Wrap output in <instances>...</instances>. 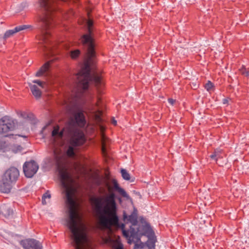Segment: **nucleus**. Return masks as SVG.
Segmentation results:
<instances>
[{
  "mask_svg": "<svg viewBox=\"0 0 249 249\" xmlns=\"http://www.w3.org/2000/svg\"><path fill=\"white\" fill-rule=\"evenodd\" d=\"M224 155L222 150L217 149L210 156L211 159L217 161L218 159L222 158Z\"/></svg>",
  "mask_w": 249,
  "mask_h": 249,
  "instance_id": "nucleus-14",
  "label": "nucleus"
},
{
  "mask_svg": "<svg viewBox=\"0 0 249 249\" xmlns=\"http://www.w3.org/2000/svg\"><path fill=\"white\" fill-rule=\"evenodd\" d=\"M69 135L70 145L66 151V154L69 157L74 156V147L82 145L85 142L83 132L76 127L70 124L66 128Z\"/></svg>",
  "mask_w": 249,
  "mask_h": 249,
  "instance_id": "nucleus-4",
  "label": "nucleus"
},
{
  "mask_svg": "<svg viewBox=\"0 0 249 249\" xmlns=\"http://www.w3.org/2000/svg\"><path fill=\"white\" fill-rule=\"evenodd\" d=\"M112 124L116 125L117 124V121H115V120H113V121H112Z\"/></svg>",
  "mask_w": 249,
  "mask_h": 249,
  "instance_id": "nucleus-30",
  "label": "nucleus"
},
{
  "mask_svg": "<svg viewBox=\"0 0 249 249\" xmlns=\"http://www.w3.org/2000/svg\"><path fill=\"white\" fill-rule=\"evenodd\" d=\"M13 183L8 179L2 176V179L0 180V192L4 193H8L10 192Z\"/></svg>",
  "mask_w": 249,
  "mask_h": 249,
  "instance_id": "nucleus-11",
  "label": "nucleus"
},
{
  "mask_svg": "<svg viewBox=\"0 0 249 249\" xmlns=\"http://www.w3.org/2000/svg\"><path fill=\"white\" fill-rule=\"evenodd\" d=\"M19 176V173L17 168L11 167L6 171L3 176L14 184L18 180Z\"/></svg>",
  "mask_w": 249,
  "mask_h": 249,
  "instance_id": "nucleus-10",
  "label": "nucleus"
},
{
  "mask_svg": "<svg viewBox=\"0 0 249 249\" xmlns=\"http://www.w3.org/2000/svg\"><path fill=\"white\" fill-rule=\"evenodd\" d=\"M59 175L61 185L66 189V203L69 206V219L68 226L72 233L71 244L75 249H84L86 244L88 243V239L84 229L78 226L77 220L78 214L76 209L75 202L73 198L74 191L70 186L72 179L66 171H60Z\"/></svg>",
  "mask_w": 249,
  "mask_h": 249,
  "instance_id": "nucleus-2",
  "label": "nucleus"
},
{
  "mask_svg": "<svg viewBox=\"0 0 249 249\" xmlns=\"http://www.w3.org/2000/svg\"><path fill=\"white\" fill-rule=\"evenodd\" d=\"M61 156L60 154L58 153L55 151L53 152V160L52 163L53 164H55L56 165L58 166L61 161Z\"/></svg>",
  "mask_w": 249,
  "mask_h": 249,
  "instance_id": "nucleus-16",
  "label": "nucleus"
},
{
  "mask_svg": "<svg viewBox=\"0 0 249 249\" xmlns=\"http://www.w3.org/2000/svg\"><path fill=\"white\" fill-rule=\"evenodd\" d=\"M112 182L113 187L108 184L107 187L109 194L95 197L93 199L95 211L98 216L100 225L108 229L112 226L120 228L123 235L128 240V243L131 244L132 242L138 241L140 240L139 230L135 229L138 223L137 217L131 214L127 215L125 212L123 213V220L125 223H130L129 229L125 230V224L119 223V219L117 215V207L116 202V195L112 192L113 189L118 192L124 197H128V196L124 189L121 188L117 180L113 179Z\"/></svg>",
  "mask_w": 249,
  "mask_h": 249,
  "instance_id": "nucleus-1",
  "label": "nucleus"
},
{
  "mask_svg": "<svg viewBox=\"0 0 249 249\" xmlns=\"http://www.w3.org/2000/svg\"><path fill=\"white\" fill-rule=\"evenodd\" d=\"M121 174L123 178L126 180H129L130 179V176L129 174L125 169L121 170Z\"/></svg>",
  "mask_w": 249,
  "mask_h": 249,
  "instance_id": "nucleus-21",
  "label": "nucleus"
},
{
  "mask_svg": "<svg viewBox=\"0 0 249 249\" xmlns=\"http://www.w3.org/2000/svg\"><path fill=\"white\" fill-rule=\"evenodd\" d=\"M1 211L5 217L10 216L13 213V210L9 206L5 205L2 206Z\"/></svg>",
  "mask_w": 249,
  "mask_h": 249,
  "instance_id": "nucleus-15",
  "label": "nucleus"
},
{
  "mask_svg": "<svg viewBox=\"0 0 249 249\" xmlns=\"http://www.w3.org/2000/svg\"><path fill=\"white\" fill-rule=\"evenodd\" d=\"M240 71L243 75L247 77L249 76V71L246 70L244 66L242 67L240 69Z\"/></svg>",
  "mask_w": 249,
  "mask_h": 249,
  "instance_id": "nucleus-23",
  "label": "nucleus"
},
{
  "mask_svg": "<svg viewBox=\"0 0 249 249\" xmlns=\"http://www.w3.org/2000/svg\"><path fill=\"white\" fill-rule=\"evenodd\" d=\"M70 124L73 125V126H75L76 127L75 125L73 124L71 122H69L66 125V126L61 131L58 132V135L60 138H62L64 134H66L69 138V135L67 131L66 128Z\"/></svg>",
  "mask_w": 249,
  "mask_h": 249,
  "instance_id": "nucleus-17",
  "label": "nucleus"
},
{
  "mask_svg": "<svg viewBox=\"0 0 249 249\" xmlns=\"http://www.w3.org/2000/svg\"><path fill=\"white\" fill-rule=\"evenodd\" d=\"M20 245L24 249H42V244L35 239H26L20 242Z\"/></svg>",
  "mask_w": 249,
  "mask_h": 249,
  "instance_id": "nucleus-8",
  "label": "nucleus"
},
{
  "mask_svg": "<svg viewBox=\"0 0 249 249\" xmlns=\"http://www.w3.org/2000/svg\"><path fill=\"white\" fill-rule=\"evenodd\" d=\"M22 150V147L20 145H18L16 147H15L12 148V151L14 153H17L18 151H21Z\"/></svg>",
  "mask_w": 249,
  "mask_h": 249,
  "instance_id": "nucleus-26",
  "label": "nucleus"
},
{
  "mask_svg": "<svg viewBox=\"0 0 249 249\" xmlns=\"http://www.w3.org/2000/svg\"><path fill=\"white\" fill-rule=\"evenodd\" d=\"M105 150V148L103 147H102V151H103V152H104Z\"/></svg>",
  "mask_w": 249,
  "mask_h": 249,
  "instance_id": "nucleus-31",
  "label": "nucleus"
},
{
  "mask_svg": "<svg viewBox=\"0 0 249 249\" xmlns=\"http://www.w3.org/2000/svg\"><path fill=\"white\" fill-rule=\"evenodd\" d=\"M72 115L73 119L70 122L81 128H84L86 126L87 121L83 110L78 109L73 112Z\"/></svg>",
  "mask_w": 249,
  "mask_h": 249,
  "instance_id": "nucleus-7",
  "label": "nucleus"
},
{
  "mask_svg": "<svg viewBox=\"0 0 249 249\" xmlns=\"http://www.w3.org/2000/svg\"><path fill=\"white\" fill-rule=\"evenodd\" d=\"M168 101L169 103H170L172 106H173L174 105V103L176 102V100H174L172 98H169Z\"/></svg>",
  "mask_w": 249,
  "mask_h": 249,
  "instance_id": "nucleus-27",
  "label": "nucleus"
},
{
  "mask_svg": "<svg viewBox=\"0 0 249 249\" xmlns=\"http://www.w3.org/2000/svg\"><path fill=\"white\" fill-rule=\"evenodd\" d=\"M50 66V62H47L46 63H45L36 72V77H40L42 76L45 72H46L49 70Z\"/></svg>",
  "mask_w": 249,
  "mask_h": 249,
  "instance_id": "nucleus-13",
  "label": "nucleus"
},
{
  "mask_svg": "<svg viewBox=\"0 0 249 249\" xmlns=\"http://www.w3.org/2000/svg\"><path fill=\"white\" fill-rule=\"evenodd\" d=\"M205 88L208 92H211L214 91V86L212 82H211L210 81H208V82L205 84Z\"/></svg>",
  "mask_w": 249,
  "mask_h": 249,
  "instance_id": "nucleus-19",
  "label": "nucleus"
},
{
  "mask_svg": "<svg viewBox=\"0 0 249 249\" xmlns=\"http://www.w3.org/2000/svg\"><path fill=\"white\" fill-rule=\"evenodd\" d=\"M51 195L49 191H47L45 194H43L42 197V203L43 205L46 204V199L47 198H50Z\"/></svg>",
  "mask_w": 249,
  "mask_h": 249,
  "instance_id": "nucleus-20",
  "label": "nucleus"
},
{
  "mask_svg": "<svg viewBox=\"0 0 249 249\" xmlns=\"http://www.w3.org/2000/svg\"><path fill=\"white\" fill-rule=\"evenodd\" d=\"M34 95L35 96V98L36 100H38L41 98L42 94H34Z\"/></svg>",
  "mask_w": 249,
  "mask_h": 249,
  "instance_id": "nucleus-28",
  "label": "nucleus"
},
{
  "mask_svg": "<svg viewBox=\"0 0 249 249\" xmlns=\"http://www.w3.org/2000/svg\"><path fill=\"white\" fill-rule=\"evenodd\" d=\"M30 26L27 25H21L16 26L15 28L7 30L3 36V38L6 39L13 36L15 34L30 28Z\"/></svg>",
  "mask_w": 249,
  "mask_h": 249,
  "instance_id": "nucleus-12",
  "label": "nucleus"
},
{
  "mask_svg": "<svg viewBox=\"0 0 249 249\" xmlns=\"http://www.w3.org/2000/svg\"><path fill=\"white\" fill-rule=\"evenodd\" d=\"M148 249H155V240L154 238H149L146 242Z\"/></svg>",
  "mask_w": 249,
  "mask_h": 249,
  "instance_id": "nucleus-18",
  "label": "nucleus"
},
{
  "mask_svg": "<svg viewBox=\"0 0 249 249\" xmlns=\"http://www.w3.org/2000/svg\"><path fill=\"white\" fill-rule=\"evenodd\" d=\"M80 53V51L79 50H75L71 52V56L72 59L77 58Z\"/></svg>",
  "mask_w": 249,
  "mask_h": 249,
  "instance_id": "nucleus-22",
  "label": "nucleus"
},
{
  "mask_svg": "<svg viewBox=\"0 0 249 249\" xmlns=\"http://www.w3.org/2000/svg\"><path fill=\"white\" fill-rule=\"evenodd\" d=\"M59 132V127H54L53 130L52 131V136H55L56 135H58Z\"/></svg>",
  "mask_w": 249,
  "mask_h": 249,
  "instance_id": "nucleus-25",
  "label": "nucleus"
},
{
  "mask_svg": "<svg viewBox=\"0 0 249 249\" xmlns=\"http://www.w3.org/2000/svg\"><path fill=\"white\" fill-rule=\"evenodd\" d=\"M34 85L30 84V88L32 93H42L47 89V84L45 82L38 80L33 81Z\"/></svg>",
  "mask_w": 249,
  "mask_h": 249,
  "instance_id": "nucleus-9",
  "label": "nucleus"
},
{
  "mask_svg": "<svg viewBox=\"0 0 249 249\" xmlns=\"http://www.w3.org/2000/svg\"><path fill=\"white\" fill-rule=\"evenodd\" d=\"M17 124L16 120L8 116H4L0 119V134L4 137L11 136L8 133L14 130Z\"/></svg>",
  "mask_w": 249,
  "mask_h": 249,
  "instance_id": "nucleus-5",
  "label": "nucleus"
},
{
  "mask_svg": "<svg viewBox=\"0 0 249 249\" xmlns=\"http://www.w3.org/2000/svg\"><path fill=\"white\" fill-rule=\"evenodd\" d=\"M228 101H229L228 99H226V98L224 99L223 100V104H228Z\"/></svg>",
  "mask_w": 249,
  "mask_h": 249,
  "instance_id": "nucleus-29",
  "label": "nucleus"
},
{
  "mask_svg": "<svg viewBox=\"0 0 249 249\" xmlns=\"http://www.w3.org/2000/svg\"><path fill=\"white\" fill-rule=\"evenodd\" d=\"M113 248L114 249H124L123 245L121 243H117L114 244Z\"/></svg>",
  "mask_w": 249,
  "mask_h": 249,
  "instance_id": "nucleus-24",
  "label": "nucleus"
},
{
  "mask_svg": "<svg viewBox=\"0 0 249 249\" xmlns=\"http://www.w3.org/2000/svg\"><path fill=\"white\" fill-rule=\"evenodd\" d=\"M86 25L88 32L81 36L80 41L82 45L87 48L88 59L76 75V86L79 90L87 89L90 83L95 85L98 88L101 87L104 84L100 74L97 73L90 74V64L95 56L92 29L93 22L89 19L87 21Z\"/></svg>",
  "mask_w": 249,
  "mask_h": 249,
  "instance_id": "nucleus-3",
  "label": "nucleus"
},
{
  "mask_svg": "<svg viewBox=\"0 0 249 249\" xmlns=\"http://www.w3.org/2000/svg\"><path fill=\"white\" fill-rule=\"evenodd\" d=\"M38 169V164L33 160L26 161L23 166L24 173L27 178H32L36 173Z\"/></svg>",
  "mask_w": 249,
  "mask_h": 249,
  "instance_id": "nucleus-6",
  "label": "nucleus"
}]
</instances>
